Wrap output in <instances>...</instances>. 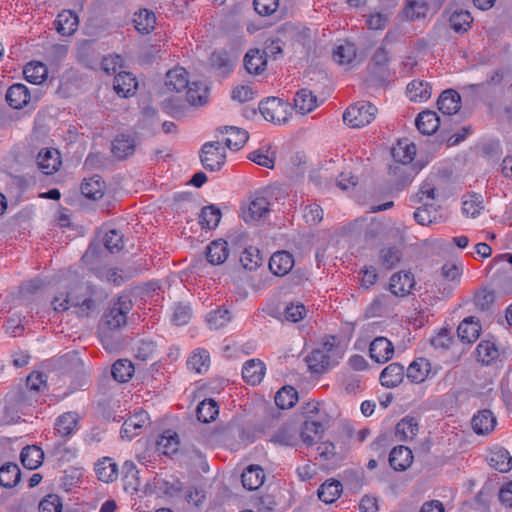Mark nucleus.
Instances as JSON below:
<instances>
[{"mask_svg": "<svg viewBox=\"0 0 512 512\" xmlns=\"http://www.w3.org/2000/svg\"><path fill=\"white\" fill-rule=\"evenodd\" d=\"M81 261L88 270L94 272L96 277L102 281L106 280L110 284L120 286L127 279V275L119 269H106L102 267L104 258L100 244L91 243L82 256Z\"/></svg>", "mask_w": 512, "mask_h": 512, "instance_id": "1", "label": "nucleus"}, {"mask_svg": "<svg viewBox=\"0 0 512 512\" xmlns=\"http://www.w3.org/2000/svg\"><path fill=\"white\" fill-rule=\"evenodd\" d=\"M52 305L55 311H66L76 308L81 316H87L95 309L96 303L88 290H60L53 297Z\"/></svg>", "mask_w": 512, "mask_h": 512, "instance_id": "2", "label": "nucleus"}, {"mask_svg": "<svg viewBox=\"0 0 512 512\" xmlns=\"http://www.w3.org/2000/svg\"><path fill=\"white\" fill-rule=\"evenodd\" d=\"M378 109L366 101L350 105L343 114V120L352 128H361L370 124L376 117Z\"/></svg>", "mask_w": 512, "mask_h": 512, "instance_id": "3", "label": "nucleus"}, {"mask_svg": "<svg viewBox=\"0 0 512 512\" xmlns=\"http://www.w3.org/2000/svg\"><path fill=\"white\" fill-rule=\"evenodd\" d=\"M133 303L129 295H120L112 303L108 312L104 315V321L110 329H119L126 325L127 314L132 309Z\"/></svg>", "mask_w": 512, "mask_h": 512, "instance_id": "4", "label": "nucleus"}, {"mask_svg": "<svg viewBox=\"0 0 512 512\" xmlns=\"http://www.w3.org/2000/svg\"><path fill=\"white\" fill-rule=\"evenodd\" d=\"M201 163L206 170L218 171L226 161L225 147L218 141L207 142L201 148Z\"/></svg>", "mask_w": 512, "mask_h": 512, "instance_id": "5", "label": "nucleus"}, {"mask_svg": "<svg viewBox=\"0 0 512 512\" xmlns=\"http://www.w3.org/2000/svg\"><path fill=\"white\" fill-rule=\"evenodd\" d=\"M287 108L288 105L276 97L267 98L259 103V110L264 119L278 124L286 121Z\"/></svg>", "mask_w": 512, "mask_h": 512, "instance_id": "6", "label": "nucleus"}, {"mask_svg": "<svg viewBox=\"0 0 512 512\" xmlns=\"http://www.w3.org/2000/svg\"><path fill=\"white\" fill-rule=\"evenodd\" d=\"M418 173L414 165L393 163L389 167V175L397 189H403L408 186Z\"/></svg>", "mask_w": 512, "mask_h": 512, "instance_id": "7", "label": "nucleus"}, {"mask_svg": "<svg viewBox=\"0 0 512 512\" xmlns=\"http://www.w3.org/2000/svg\"><path fill=\"white\" fill-rule=\"evenodd\" d=\"M499 356V346L494 338L482 339L476 346L475 357L482 365H491Z\"/></svg>", "mask_w": 512, "mask_h": 512, "instance_id": "8", "label": "nucleus"}, {"mask_svg": "<svg viewBox=\"0 0 512 512\" xmlns=\"http://www.w3.org/2000/svg\"><path fill=\"white\" fill-rule=\"evenodd\" d=\"M414 219L423 226L439 223L443 219L442 209L434 202H422V206L414 212Z\"/></svg>", "mask_w": 512, "mask_h": 512, "instance_id": "9", "label": "nucleus"}, {"mask_svg": "<svg viewBox=\"0 0 512 512\" xmlns=\"http://www.w3.org/2000/svg\"><path fill=\"white\" fill-rule=\"evenodd\" d=\"M325 431V424L321 420H304L299 433L301 442L306 447L313 446Z\"/></svg>", "mask_w": 512, "mask_h": 512, "instance_id": "10", "label": "nucleus"}, {"mask_svg": "<svg viewBox=\"0 0 512 512\" xmlns=\"http://www.w3.org/2000/svg\"><path fill=\"white\" fill-rule=\"evenodd\" d=\"M62 162L57 149L47 148L38 153L37 165L45 175H52L57 172Z\"/></svg>", "mask_w": 512, "mask_h": 512, "instance_id": "11", "label": "nucleus"}, {"mask_svg": "<svg viewBox=\"0 0 512 512\" xmlns=\"http://www.w3.org/2000/svg\"><path fill=\"white\" fill-rule=\"evenodd\" d=\"M369 354L375 362L385 363L392 358L394 346L387 338L377 337L370 344Z\"/></svg>", "mask_w": 512, "mask_h": 512, "instance_id": "12", "label": "nucleus"}, {"mask_svg": "<svg viewBox=\"0 0 512 512\" xmlns=\"http://www.w3.org/2000/svg\"><path fill=\"white\" fill-rule=\"evenodd\" d=\"M295 264L293 255L288 251H277L269 260V269L276 276L288 274Z\"/></svg>", "mask_w": 512, "mask_h": 512, "instance_id": "13", "label": "nucleus"}, {"mask_svg": "<svg viewBox=\"0 0 512 512\" xmlns=\"http://www.w3.org/2000/svg\"><path fill=\"white\" fill-rule=\"evenodd\" d=\"M309 369L314 373H323L335 364V358L325 350L315 349L307 357Z\"/></svg>", "mask_w": 512, "mask_h": 512, "instance_id": "14", "label": "nucleus"}, {"mask_svg": "<svg viewBox=\"0 0 512 512\" xmlns=\"http://www.w3.org/2000/svg\"><path fill=\"white\" fill-rule=\"evenodd\" d=\"M6 101L13 109H22L30 101V91L22 83L11 85L6 92Z\"/></svg>", "mask_w": 512, "mask_h": 512, "instance_id": "15", "label": "nucleus"}, {"mask_svg": "<svg viewBox=\"0 0 512 512\" xmlns=\"http://www.w3.org/2000/svg\"><path fill=\"white\" fill-rule=\"evenodd\" d=\"M79 416L75 412H66L60 415L55 422V432L63 438L71 437L77 430Z\"/></svg>", "mask_w": 512, "mask_h": 512, "instance_id": "16", "label": "nucleus"}, {"mask_svg": "<svg viewBox=\"0 0 512 512\" xmlns=\"http://www.w3.org/2000/svg\"><path fill=\"white\" fill-rule=\"evenodd\" d=\"M265 371V364L260 359H250L243 365L242 377L246 383L257 385L264 378Z\"/></svg>", "mask_w": 512, "mask_h": 512, "instance_id": "17", "label": "nucleus"}, {"mask_svg": "<svg viewBox=\"0 0 512 512\" xmlns=\"http://www.w3.org/2000/svg\"><path fill=\"white\" fill-rule=\"evenodd\" d=\"M413 462L412 451L406 446L394 447L389 454L390 466L396 471H405Z\"/></svg>", "mask_w": 512, "mask_h": 512, "instance_id": "18", "label": "nucleus"}, {"mask_svg": "<svg viewBox=\"0 0 512 512\" xmlns=\"http://www.w3.org/2000/svg\"><path fill=\"white\" fill-rule=\"evenodd\" d=\"M137 87V79L130 72H119L114 78V90L119 96L130 97L134 95Z\"/></svg>", "mask_w": 512, "mask_h": 512, "instance_id": "19", "label": "nucleus"}, {"mask_svg": "<svg viewBox=\"0 0 512 512\" xmlns=\"http://www.w3.org/2000/svg\"><path fill=\"white\" fill-rule=\"evenodd\" d=\"M188 73L183 67H175L166 74L165 87L170 92H181L188 87Z\"/></svg>", "mask_w": 512, "mask_h": 512, "instance_id": "20", "label": "nucleus"}, {"mask_svg": "<svg viewBox=\"0 0 512 512\" xmlns=\"http://www.w3.org/2000/svg\"><path fill=\"white\" fill-rule=\"evenodd\" d=\"M271 442L284 446L295 447L300 438L297 429L292 424H283L271 436Z\"/></svg>", "mask_w": 512, "mask_h": 512, "instance_id": "21", "label": "nucleus"}, {"mask_svg": "<svg viewBox=\"0 0 512 512\" xmlns=\"http://www.w3.org/2000/svg\"><path fill=\"white\" fill-rule=\"evenodd\" d=\"M220 132L226 134L225 145L233 151L240 150L249 137L247 131L235 126H225L220 129Z\"/></svg>", "mask_w": 512, "mask_h": 512, "instance_id": "22", "label": "nucleus"}, {"mask_svg": "<svg viewBox=\"0 0 512 512\" xmlns=\"http://www.w3.org/2000/svg\"><path fill=\"white\" fill-rule=\"evenodd\" d=\"M205 253L210 264H223L229 256L228 243L224 239L214 240L206 247Z\"/></svg>", "mask_w": 512, "mask_h": 512, "instance_id": "23", "label": "nucleus"}, {"mask_svg": "<svg viewBox=\"0 0 512 512\" xmlns=\"http://www.w3.org/2000/svg\"><path fill=\"white\" fill-rule=\"evenodd\" d=\"M78 16L71 10H64L57 15L54 22L57 32L63 36L72 35L78 27Z\"/></svg>", "mask_w": 512, "mask_h": 512, "instance_id": "24", "label": "nucleus"}, {"mask_svg": "<svg viewBox=\"0 0 512 512\" xmlns=\"http://www.w3.org/2000/svg\"><path fill=\"white\" fill-rule=\"evenodd\" d=\"M432 94V87L429 82L415 79L406 88V95L412 102H425Z\"/></svg>", "mask_w": 512, "mask_h": 512, "instance_id": "25", "label": "nucleus"}, {"mask_svg": "<svg viewBox=\"0 0 512 512\" xmlns=\"http://www.w3.org/2000/svg\"><path fill=\"white\" fill-rule=\"evenodd\" d=\"M481 332V325L478 319L473 316L465 318L457 328L458 337L467 343H472L478 339Z\"/></svg>", "mask_w": 512, "mask_h": 512, "instance_id": "26", "label": "nucleus"}, {"mask_svg": "<svg viewBox=\"0 0 512 512\" xmlns=\"http://www.w3.org/2000/svg\"><path fill=\"white\" fill-rule=\"evenodd\" d=\"M437 105L439 111L444 115H453L457 113L461 107L460 95L455 90H445L439 96Z\"/></svg>", "mask_w": 512, "mask_h": 512, "instance_id": "27", "label": "nucleus"}, {"mask_svg": "<svg viewBox=\"0 0 512 512\" xmlns=\"http://www.w3.org/2000/svg\"><path fill=\"white\" fill-rule=\"evenodd\" d=\"M431 373V363L426 358L414 360L407 368L406 376L413 383H422Z\"/></svg>", "mask_w": 512, "mask_h": 512, "instance_id": "28", "label": "nucleus"}, {"mask_svg": "<svg viewBox=\"0 0 512 512\" xmlns=\"http://www.w3.org/2000/svg\"><path fill=\"white\" fill-rule=\"evenodd\" d=\"M496 418L490 410H481L472 418V428L478 435H486L494 430Z\"/></svg>", "mask_w": 512, "mask_h": 512, "instance_id": "29", "label": "nucleus"}, {"mask_svg": "<svg viewBox=\"0 0 512 512\" xmlns=\"http://www.w3.org/2000/svg\"><path fill=\"white\" fill-rule=\"evenodd\" d=\"M241 480L245 489L250 491L257 490L264 483V470L259 465H250L243 471Z\"/></svg>", "mask_w": 512, "mask_h": 512, "instance_id": "30", "label": "nucleus"}, {"mask_svg": "<svg viewBox=\"0 0 512 512\" xmlns=\"http://www.w3.org/2000/svg\"><path fill=\"white\" fill-rule=\"evenodd\" d=\"M267 65L266 54L259 49L249 50L244 57V66L250 74H261Z\"/></svg>", "mask_w": 512, "mask_h": 512, "instance_id": "31", "label": "nucleus"}, {"mask_svg": "<svg viewBox=\"0 0 512 512\" xmlns=\"http://www.w3.org/2000/svg\"><path fill=\"white\" fill-rule=\"evenodd\" d=\"M415 124L420 133L432 135L438 130L440 119L436 112L428 110L418 114Z\"/></svg>", "mask_w": 512, "mask_h": 512, "instance_id": "32", "label": "nucleus"}, {"mask_svg": "<svg viewBox=\"0 0 512 512\" xmlns=\"http://www.w3.org/2000/svg\"><path fill=\"white\" fill-rule=\"evenodd\" d=\"M122 480L124 490L129 493H135L140 488L139 471L132 461L124 462L122 466Z\"/></svg>", "mask_w": 512, "mask_h": 512, "instance_id": "33", "label": "nucleus"}, {"mask_svg": "<svg viewBox=\"0 0 512 512\" xmlns=\"http://www.w3.org/2000/svg\"><path fill=\"white\" fill-rule=\"evenodd\" d=\"M404 378V367L399 363H391L380 374L381 384L387 388L398 386Z\"/></svg>", "mask_w": 512, "mask_h": 512, "instance_id": "34", "label": "nucleus"}, {"mask_svg": "<svg viewBox=\"0 0 512 512\" xmlns=\"http://www.w3.org/2000/svg\"><path fill=\"white\" fill-rule=\"evenodd\" d=\"M156 445L160 453L166 456L173 455L179 450V436L172 430H166L159 436Z\"/></svg>", "mask_w": 512, "mask_h": 512, "instance_id": "35", "label": "nucleus"}, {"mask_svg": "<svg viewBox=\"0 0 512 512\" xmlns=\"http://www.w3.org/2000/svg\"><path fill=\"white\" fill-rule=\"evenodd\" d=\"M394 163L412 165L416 156V145L407 141H398L392 149Z\"/></svg>", "mask_w": 512, "mask_h": 512, "instance_id": "36", "label": "nucleus"}, {"mask_svg": "<svg viewBox=\"0 0 512 512\" xmlns=\"http://www.w3.org/2000/svg\"><path fill=\"white\" fill-rule=\"evenodd\" d=\"M133 23L135 29L141 34H149L156 25V15L148 9H140L134 14Z\"/></svg>", "mask_w": 512, "mask_h": 512, "instance_id": "37", "label": "nucleus"}, {"mask_svg": "<svg viewBox=\"0 0 512 512\" xmlns=\"http://www.w3.org/2000/svg\"><path fill=\"white\" fill-rule=\"evenodd\" d=\"M95 473L102 482H113L118 476L117 464L109 457H104L95 464Z\"/></svg>", "mask_w": 512, "mask_h": 512, "instance_id": "38", "label": "nucleus"}, {"mask_svg": "<svg viewBox=\"0 0 512 512\" xmlns=\"http://www.w3.org/2000/svg\"><path fill=\"white\" fill-rule=\"evenodd\" d=\"M419 424L415 417L405 416L395 428V434L401 441L412 440L418 433Z\"/></svg>", "mask_w": 512, "mask_h": 512, "instance_id": "39", "label": "nucleus"}, {"mask_svg": "<svg viewBox=\"0 0 512 512\" xmlns=\"http://www.w3.org/2000/svg\"><path fill=\"white\" fill-rule=\"evenodd\" d=\"M22 465L29 469H37L43 462L44 453L41 448L35 445L26 446L22 449L21 454Z\"/></svg>", "mask_w": 512, "mask_h": 512, "instance_id": "40", "label": "nucleus"}, {"mask_svg": "<svg viewBox=\"0 0 512 512\" xmlns=\"http://www.w3.org/2000/svg\"><path fill=\"white\" fill-rule=\"evenodd\" d=\"M187 101L193 106H201L207 102L208 87L201 81L189 82L186 88Z\"/></svg>", "mask_w": 512, "mask_h": 512, "instance_id": "41", "label": "nucleus"}, {"mask_svg": "<svg viewBox=\"0 0 512 512\" xmlns=\"http://www.w3.org/2000/svg\"><path fill=\"white\" fill-rule=\"evenodd\" d=\"M356 56L355 45L348 41L338 44L333 51V60L340 65H352Z\"/></svg>", "mask_w": 512, "mask_h": 512, "instance_id": "42", "label": "nucleus"}, {"mask_svg": "<svg viewBox=\"0 0 512 512\" xmlns=\"http://www.w3.org/2000/svg\"><path fill=\"white\" fill-rule=\"evenodd\" d=\"M317 107V98L308 89L299 90L294 97V108L305 115Z\"/></svg>", "mask_w": 512, "mask_h": 512, "instance_id": "43", "label": "nucleus"}, {"mask_svg": "<svg viewBox=\"0 0 512 512\" xmlns=\"http://www.w3.org/2000/svg\"><path fill=\"white\" fill-rule=\"evenodd\" d=\"M105 183L101 177L94 175L85 179L81 185V193L88 199L98 200L104 195Z\"/></svg>", "mask_w": 512, "mask_h": 512, "instance_id": "44", "label": "nucleus"}, {"mask_svg": "<svg viewBox=\"0 0 512 512\" xmlns=\"http://www.w3.org/2000/svg\"><path fill=\"white\" fill-rule=\"evenodd\" d=\"M148 420V414L145 411H139L126 419L121 428L122 437L132 438L137 435L138 429H141Z\"/></svg>", "mask_w": 512, "mask_h": 512, "instance_id": "45", "label": "nucleus"}, {"mask_svg": "<svg viewBox=\"0 0 512 512\" xmlns=\"http://www.w3.org/2000/svg\"><path fill=\"white\" fill-rule=\"evenodd\" d=\"M236 58L225 50L215 51L211 54L212 66L221 74H228L234 68Z\"/></svg>", "mask_w": 512, "mask_h": 512, "instance_id": "46", "label": "nucleus"}, {"mask_svg": "<svg viewBox=\"0 0 512 512\" xmlns=\"http://www.w3.org/2000/svg\"><path fill=\"white\" fill-rule=\"evenodd\" d=\"M342 492V484L334 479L325 481L318 489V497L325 503H333Z\"/></svg>", "mask_w": 512, "mask_h": 512, "instance_id": "47", "label": "nucleus"}, {"mask_svg": "<svg viewBox=\"0 0 512 512\" xmlns=\"http://www.w3.org/2000/svg\"><path fill=\"white\" fill-rule=\"evenodd\" d=\"M47 67L41 62H29L25 65L23 74L25 79L32 84H41L47 77Z\"/></svg>", "mask_w": 512, "mask_h": 512, "instance_id": "48", "label": "nucleus"}, {"mask_svg": "<svg viewBox=\"0 0 512 512\" xmlns=\"http://www.w3.org/2000/svg\"><path fill=\"white\" fill-rule=\"evenodd\" d=\"M221 220V211L215 205H209L201 210L199 223L203 229H215Z\"/></svg>", "mask_w": 512, "mask_h": 512, "instance_id": "49", "label": "nucleus"}, {"mask_svg": "<svg viewBox=\"0 0 512 512\" xmlns=\"http://www.w3.org/2000/svg\"><path fill=\"white\" fill-rule=\"evenodd\" d=\"M21 472L18 465L6 463L0 468V485L5 488H12L20 481Z\"/></svg>", "mask_w": 512, "mask_h": 512, "instance_id": "50", "label": "nucleus"}, {"mask_svg": "<svg viewBox=\"0 0 512 512\" xmlns=\"http://www.w3.org/2000/svg\"><path fill=\"white\" fill-rule=\"evenodd\" d=\"M489 465L499 472H508L512 468V457L507 450L497 449L491 452Z\"/></svg>", "mask_w": 512, "mask_h": 512, "instance_id": "51", "label": "nucleus"}, {"mask_svg": "<svg viewBox=\"0 0 512 512\" xmlns=\"http://www.w3.org/2000/svg\"><path fill=\"white\" fill-rule=\"evenodd\" d=\"M270 203L265 197L254 198L248 207V213L245 217V221H258L266 214L269 213Z\"/></svg>", "mask_w": 512, "mask_h": 512, "instance_id": "52", "label": "nucleus"}, {"mask_svg": "<svg viewBox=\"0 0 512 512\" xmlns=\"http://www.w3.org/2000/svg\"><path fill=\"white\" fill-rule=\"evenodd\" d=\"M135 150V141L127 135H120L112 143V153L118 158H126Z\"/></svg>", "mask_w": 512, "mask_h": 512, "instance_id": "53", "label": "nucleus"}, {"mask_svg": "<svg viewBox=\"0 0 512 512\" xmlns=\"http://www.w3.org/2000/svg\"><path fill=\"white\" fill-rule=\"evenodd\" d=\"M133 373L134 366L132 362L127 359H119L112 365L111 374L113 378L120 383L129 381Z\"/></svg>", "mask_w": 512, "mask_h": 512, "instance_id": "54", "label": "nucleus"}, {"mask_svg": "<svg viewBox=\"0 0 512 512\" xmlns=\"http://www.w3.org/2000/svg\"><path fill=\"white\" fill-rule=\"evenodd\" d=\"M196 413L199 421L209 423L218 415L219 406L213 399H205L198 404Z\"/></svg>", "mask_w": 512, "mask_h": 512, "instance_id": "55", "label": "nucleus"}, {"mask_svg": "<svg viewBox=\"0 0 512 512\" xmlns=\"http://www.w3.org/2000/svg\"><path fill=\"white\" fill-rule=\"evenodd\" d=\"M482 209L483 200L480 194L473 193L463 197L462 212L467 217L476 218Z\"/></svg>", "mask_w": 512, "mask_h": 512, "instance_id": "56", "label": "nucleus"}, {"mask_svg": "<svg viewBox=\"0 0 512 512\" xmlns=\"http://www.w3.org/2000/svg\"><path fill=\"white\" fill-rule=\"evenodd\" d=\"M210 357L208 351L204 349L195 350L187 360L189 370L196 373H203L209 367Z\"/></svg>", "mask_w": 512, "mask_h": 512, "instance_id": "57", "label": "nucleus"}, {"mask_svg": "<svg viewBox=\"0 0 512 512\" xmlns=\"http://www.w3.org/2000/svg\"><path fill=\"white\" fill-rule=\"evenodd\" d=\"M428 12V0H406L404 15L409 20L424 18Z\"/></svg>", "mask_w": 512, "mask_h": 512, "instance_id": "58", "label": "nucleus"}, {"mask_svg": "<svg viewBox=\"0 0 512 512\" xmlns=\"http://www.w3.org/2000/svg\"><path fill=\"white\" fill-rule=\"evenodd\" d=\"M473 18L469 11H454L450 16V25L455 32H464L470 28Z\"/></svg>", "mask_w": 512, "mask_h": 512, "instance_id": "59", "label": "nucleus"}, {"mask_svg": "<svg viewBox=\"0 0 512 512\" xmlns=\"http://www.w3.org/2000/svg\"><path fill=\"white\" fill-rule=\"evenodd\" d=\"M262 258L258 248L249 246L244 249L240 256L241 265L249 271L255 270L260 266Z\"/></svg>", "mask_w": 512, "mask_h": 512, "instance_id": "60", "label": "nucleus"}, {"mask_svg": "<svg viewBox=\"0 0 512 512\" xmlns=\"http://www.w3.org/2000/svg\"><path fill=\"white\" fill-rule=\"evenodd\" d=\"M297 399V391L291 386L281 388L275 395V403L281 409L291 408Z\"/></svg>", "mask_w": 512, "mask_h": 512, "instance_id": "61", "label": "nucleus"}, {"mask_svg": "<svg viewBox=\"0 0 512 512\" xmlns=\"http://www.w3.org/2000/svg\"><path fill=\"white\" fill-rule=\"evenodd\" d=\"M414 275L410 271H399L390 278L388 288H415Z\"/></svg>", "mask_w": 512, "mask_h": 512, "instance_id": "62", "label": "nucleus"}, {"mask_svg": "<svg viewBox=\"0 0 512 512\" xmlns=\"http://www.w3.org/2000/svg\"><path fill=\"white\" fill-rule=\"evenodd\" d=\"M104 247L110 253H118L123 248V236L120 231L111 229L107 231L103 238Z\"/></svg>", "mask_w": 512, "mask_h": 512, "instance_id": "63", "label": "nucleus"}, {"mask_svg": "<svg viewBox=\"0 0 512 512\" xmlns=\"http://www.w3.org/2000/svg\"><path fill=\"white\" fill-rule=\"evenodd\" d=\"M231 320L230 312L227 309H217L207 316V323L211 329H220Z\"/></svg>", "mask_w": 512, "mask_h": 512, "instance_id": "64", "label": "nucleus"}]
</instances>
